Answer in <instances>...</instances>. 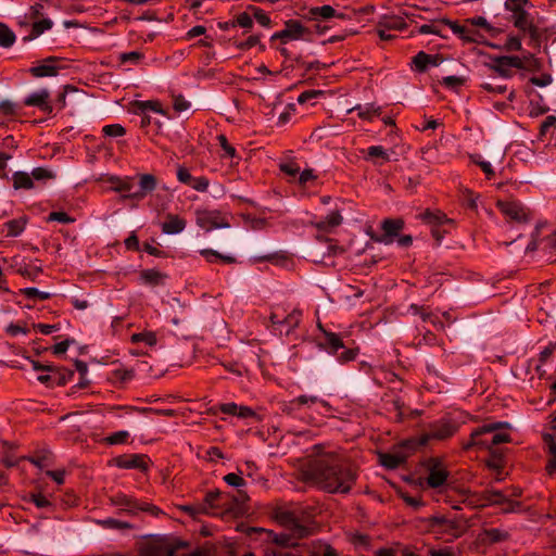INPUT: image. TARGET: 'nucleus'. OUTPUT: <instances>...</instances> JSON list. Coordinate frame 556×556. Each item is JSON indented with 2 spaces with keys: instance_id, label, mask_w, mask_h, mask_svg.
I'll list each match as a JSON object with an SVG mask.
<instances>
[{
  "instance_id": "1",
  "label": "nucleus",
  "mask_w": 556,
  "mask_h": 556,
  "mask_svg": "<svg viewBox=\"0 0 556 556\" xmlns=\"http://www.w3.org/2000/svg\"><path fill=\"white\" fill-rule=\"evenodd\" d=\"M300 476L329 493L350 492L356 479L353 469L334 453L311 457L302 465Z\"/></svg>"
},
{
  "instance_id": "2",
  "label": "nucleus",
  "mask_w": 556,
  "mask_h": 556,
  "mask_svg": "<svg viewBox=\"0 0 556 556\" xmlns=\"http://www.w3.org/2000/svg\"><path fill=\"white\" fill-rule=\"evenodd\" d=\"M277 519L286 529V532L277 534L274 539L281 546H294L296 540L311 534V529L291 511L278 514Z\"/></svg>"
},
{
  "instance_id": "3",
  "label": "nucleus",
  "mask_w": 556,
  "mask_h": 556,
  "mask_svg": "<svg viewBox=\"0 0 556 556\" xmlns=\"http://www.w3.org/2000/svg\"><path fill=\"white\" fill-rule=\"evenodd\" d=\"M505 7L511 12L514 26L523 33H528L532 40L539 41L541 36L539 28L533 24V20L530 17V14L520 7V3L509 4L506 2Z\"/></svg>"
},
{
  "instance_id": "4",
  "label": "nucleus",
  "mask_w": 556,
  "mask_h": 556,
  "mask_svg": "<svg viewBox=\"0 0 556 556\" xmlns=\"http://www.w3.org/2000/svg\"><path fill=\"white\" fill-rule=\"evenodd\" d=\"M490 71L498 74L503 78L513 76V68H525L523 61L519 56L503 55L492 59V63L486 64Z\"/></svg>"
},
{
  "instance_id": "5",
  "label": "nucleus",
  "mask_w": 556,
  "mask_h": 556,
  "mask_svg": "<svg viewBox=\"0 0 556 556\" xmlns=\"http://www.w3.org/2000/svg\"><path fill=\"white\" fill-rule=\"evenodd\" d=\"M197 224L205 231H211L215 228H228L230 225L225 216L218 211H198Z\"/></svg>"
},
{
  "instance_id": "6",
  "label": "nucleus",
  "mask_w": 556,
  "mask_h": 556,
  "mask_svg": "<svg viewBox=\"0 0 556 556\" xmlns=\"http://www.w3.org/2000/svg\"><path fill=\"white\" fill-rule=\"evenodd\" d=\"M112 503L117 506H124L125 510L130 514H137L138 511H149L152 515H157L160 513V509L156 506L148 503H140L137 500L124 494L114 496L112 498Z\"/></svg>"
},
{
  "instance_id": "7",
  "label": "nucleus",
  "mask_w": 556,
  "mask_h": 556,
  "mask_svg": "<svg viewBox=\"0 0 556 556\" xmlns=\"http://www.w3.org/2000/svg\"><path fill=\"white\" fill-rule=\"evenodd\" d=\"M497 206L501 212L517 223L529 222V211L518 202L498 201Z\"/></svg>"
},
{
  "instance_id": "8",
  "label": "nucleus",
  "mask_w": 556,
  "mask_h": 556,
  "mask_svg": "<svg viewBox=\"0 0 556 556\" xmlns=\"http://www.w3.org/2000/svg\"><path fill=\"white\" fill-rule=\"evenodd\" d=\"M455 431H456V428L447 421H440V422L433 424L431 426L430 431L428 433L421 435L418 444L425 445L431 439L443 440V439L450 438L455 433Z\"/></svg>"
},
{
  "instance_id": "9",
  "label": "nucleus",
  "mask_w": 556,
  "mask_h": 556,
  "mask_svg": "<svg viewBox=\"0 0 556 556\" xmlns=\"http://www.w3.org/2000/svg\"><path fill=\"white\" fill-rule=\"evenodd\" d=\"M149 458L143 454L123 455L116 458V465L124 469H140L147 471Z\"/></svg>"
},
{
  "instance_id": "10",
  "label": "nucleus",
  "mask_w": 556,
  "mask_h": 556,
  "mask_svg": "<svg viewBox=\"0 0 556 556\" xmlns=\"http://www.w3.org/2000/svg\"><path fill=\"white\" fill-rule=\"evenodd\" d=\"M403 226H404V222L402 219H390V218L384 219L381 225V228L383 229L384 235L381 237L372 236L371 239L377 242H380V243L390 244L393 242V237L399 235V232H400V230H402Z\"/></svg>"
},
{
  "instance_id": "11",
  "label": "nucleus",
  "mask_w": 556,
  "mask_h": 556,
  "mask_svg": "<svg viewBox=\"0 0 556 556\" xmlns=\"http://www.w3.org/2000/svg\"><path fill=\"white\" fill-rule=\"evenodd\" d=\"M448 477L447 470L441 467L440 462L437 458L429 460V476L427 483L431 488H439L443 485Z\"/></svg>"
},
{
  "instance_id": "12",
  "label": "nucleus",
  "mask_w": 556,
  "mask_h": 556,
  "mask_svg": "<svg viewBox=\"0 0 556 556\" xmlns=\"http://www.w3.org/2000/svg\"><path fill=\"white\" fill-rule=\"evenodd\" d=\"M155 188L156 178L152 174H141L139 175V190L129 194H125L124 198L141 200Z\"/></svg>"
},
{
  "instance_id": "13",
  "label": "nucleus",
  "mask_w": 556,
  "mask_h": 556,
  "mask_svg": "<svg viewBox=\"0 0 556 556\" xmlns=\"http://www.w3.org/2000/svg\"><path fill=\"white\" fill-rule=\"evenodd\" d=\"M49 98H50V92L47 89H42L40 91L29 94L25 99L24 103H25V105H28V106H37L45 113L51 114L52 106L48 102Z\"/></svg>"
},
{
  "instance_id": "14",
  "label": "nucleus",
  "mask_w": 556,
  "mask_h": 556,
  "mask_svg": "<svg viewBox=\"0 0 556 556\" xmlns=\"http://www.w3.org/2000/svg\"><path fill=\"white\" fill-rule=\"evenodd\" d=\"M508 427H509L508 422L498 421V422L486 424V425H483V426L475 429L470 434V440L464 445V450H469L473 446H477L476 438H480L486 433H492L498 429L508 428Z\"/></svg>"
},
{
  "instance_id": "15",
  "label": "nucleus",
  "mask_w": 556,
  "mask_h": 556,
  "mask_svg": "<svg viewBox=\"0 0 556 556\" xmlns=\"http://www.w3.org/2000/svg\"><path fill=\"white\" fill-rule=\"evenodd\" d=\"M407 454L404 452H395V453H380L379 460L380 464L388 469H395L403 463H405L407 458Z\"/></svg>"
},
{
  "instance_id": "16",
  "label": "nucleus",
  "mask_w": 556,
  "mask_h": 556,
  "mask_svg": "<svg viewBox=\"0 0 556 556\" xmlns=\"http://www.w3.org/2000/svg\"><path fill=\"white\" fill-rule=\"evenodd\" d=\"M56 60L58 58L50 56L45 60V64L31 67L29 72L34 77L55 76L58 74V67L50 63H54Z\"/></svg>"
},
{
  "instance_id": "17",
  "label": "nucleus",
  "mask_w": 556,
  "mask_h": 556,
  "mask_svg": "<svg viewBox=\"0 0 556 556\" xmlns=\"http://www.w3.org/2000/svg\"><path fill=\"white\" fill-rule=\"evenodd\" d=\"M544 442L548 453V459L545 469L547 473L552 476L556 471V442L552 434H545Z\"/></svg>"
},
{
  "instance_id": "18",
  "label": "nucleus",
  "mask_w": 556,
  "mask_h": 556,
  "mask_svg": "<svg viewBox=\"0 0 556 556\" xmlns=\"http://www.w3.org/2000/svg\"><path fill=\"white\" fill-rule=\"evenodd\" d=\"M186 227V222L178 215L169 214L167 220L162 224V231L166 235H176L181 232Z\"/></svg>"
},
{
  "instance_id": "19",
  "label": "nucleus",
  "mask_w": 556,
  "mask_h": 556,
  "mask_svg": "<svg viewBox=\"0 0 556 556\" xmlns=\"http://www.w3.org/2000/svg\"><path fill=\"white\" fill-rule=\"evenodd\" d=\"M343 218L339 211H333L327 215L324 219L314 223V226L321 231H330L332 228L338 227L342 223Z\"/></svg>"
},
{
  "instance_id": "20",
  "label": "nucleus",
  "mask_w": 556,
  "mask_h": 556,
  "mask_svg": "<svg viewBox=\"0 0 556 556\" xmlns=\"http://www.w3.org/2000/svg\"><path fill=\"white\" fill-rule=\"evenodd\" d=\"M318 328L323 331L325 345L331 353H337L340 349H344L342 339L334 332L327 331L318 324Z\"/></svg>"
},
{
  "instance_id": "21",
  "label": "nucleus",
  "mask_w": 556,
  "mask_h": 556,
  "mask_svg": "<svg viewBox=\"0 0 556 556\" xmlns=\"http://www.w3.org/2000/svg\"><path fill=\"white\" fill-rule=\"evenodd\" d=\"M413 63L419 72H424L428 65L437 66L440 62L438 55H430L420 51L414 56Z\"/></svg>"
},
{
  "instance_id": "22",
  "label": "nucleus",
  "mask_w": 556,
  "mask_h": 556,
  "mask_svg": "<svg viewBox=\"0 0 556 556\" xmlns=\"http://www.w3.org/2000/svg\"><path fill=\"white\" fill-rule=\"evenodd\" d=\"M288 40H298L307 33V29L296 20H288L285 27Z\"/></svg>"
},
{
  "instance_id": "23",
  "label": "nucleus",
  "mask_w": 556,
  "mask_h": 556,
  "mask_svg": "<svg viewBox=\"0 0 556 556\" xmlns=\"http://www.w3.org/2000/svg\"><path fill=\"white\" fill-rule=\"evenodd\" d=\"M378 25L388 30H403L407 27V24L401 16H383Z\"/></svg>"
},
{
  "instance_id": "24",
  "label": "nucleus",
  "mask_w": 556,
  "mask_h": 556,
  "mask_svg": "<svg viewBox=\"0 0 556 556\" xmlns=\"http://www.w3.org/2000/svg\"><path fill=\"white\" fill-rule=\"evenodd\" d=\"M309 13L314 18L320 17L323 20H328L336 16L340 18L344 17L343 14H337L336 10L329 4L312 8Z\"/></svg>"
},
{
  "instance_id": "25",
  "label": "nucleus",
  "mask_w": 556,
  "mask_h": 556,
  "mask_svg": "<svg viewBox=\"0 0 556 556\" xmlns=\"http://www.w3.org/2000/svg\"><path fill=\"white\" fill-rule=\"evenodd\" d=\"M482 497L489 505H504L508 502V496L497 490H486L483 492Z\"/></svg>"
},
{
  "instance_id": "26",
  "label": "nucleus",
  "mask_w": 556,
  "mask_h": 556,
  "mask_svg": "<svg viewBox=\"0 0 556 556\" xmlns=\"http://www.w3.org/2000/svg\"><path fill=\"white\" fill-rule=\"evenodd\" d=\"M483 536L484 540L490 543H500L507 541L509 539V533L502 529L492 528L485 529L483 531Z\"/></svg>"
},
{
  "instance_id": "27",
  "label": "nucleus",
  "mask_w": 556,
  "mask_h": 556,
  "mask_svg": "<svg viewBox=\"0 0 556 556\" xmlns=\"http://www.w3.org/2000/svg\"><path fill=\"white\" fill-rule=\"evenodd\" d=\"M13 186L15 189H31L34 187V182L27 173L16 172L13 175Z\"/></svg>"
},
{
  "instance_id": "28",
  "label": "nucleus",
  "mask_w": 556,
  "mask_h": 556,
  "mask_svg": "<svg viewBox=\"0 0 556 556\" xmlns=\"http://www.w3.org/2000/svg\"><path fill=\"white\" fill-rule=\"evenodd\" d=\"M26 220L24 218L12 219L5 223L8 228V237H16L24 231Z\"/></svg>"
},
{
  "instance_id": "29",
  "label": "nucleus",
  "mask_w": 556,
  "mask_h": 556,
  "mask_svg": "<svg viewBox=\"0 0 556 556\" xmlns=\"http://www.w3.org/2000/svg\"><path fill=\"white\" fill-rule=\"evenodd\" d=\"M141 278L146 283L157 286L163 282L165 276L157 270L147 269L141 273Z\"/></svg>"
},
{
  "instance_id": "30",
  "label": "nucleus",
  "mask_w": 556,
  "mask_h": 556,
  "mask_svg": "<svg viewBox=\"0 0 556 556\" xmlns=\"http://www.w3.org/2000/svg\"><path fill=\"white\" fill-rule=\"evenodd\" d=\"M200 254L202 256H204L208 262H213V258H219L224 263H227V264H233V263L237 262L233 256L223 255V254L218 253L217 251H214V250H211V249L201 250Z\"/></svg>"
},
{
  "instance_id": "31",
  "label": "nucleus",
  "mask_w": 556,
  "mask_h": 556,
  "mask_svg": "<svg viewBox=\"0 0 556 556\" xmlns=\"http://www.w3.org/2000/svg\"><path fill=\"white\" fill-rule=\"evenodd\" d=\"M15 41L14 33L4 24L0 23V46L11 47Z\"/></svg>"
},
{
  "instance_id": "32",
  "label": "nucleus",
  "mask_w": 556,
  "mask_h": 556,
  "mask_svg": "<svg viewBox=\"0 0 556 556\" xmlns=\"http://www.w3.org/2000/svg\"><path fill=\"white\" fill-rule=\"evenodd\" d=\"M132 342H144L146 344L152 346L156 343V336L154 332H139L131 336Z\"/></svg>"
},
{
  "instance_id": "33",
  "label": "nucleus",
  "mask_w": 556,
  "mask_h": 556,
  "mask_svg": "<svg viewBox=\"0 0 556 556\" xmlns=\"http://www.w3.org/2000/svg\"><path fill=\"white\" fill-rule=\"evenodd\" d=\"M491 457L486 460V466L493 470L503 468L502 454L497 450H490Z\"/></svg>"
},
{
  "instance_id": "34",
  "label": "nucleus",
  "mask_w": 556,
  "mask_h": 556,
  "mask_svg": "<svg viewBox=\"0 0 556 556\" xmlns=\"http://www.w3.org/2000/svg\"><path fill=\"white\" fill-rule=\"evenodd\" d=\"M102 131L108 137H122L126 134V129L121 124H110L102 128Z\"/></svg>"
},
{
  "instance_id": "35",
  "label": "nucleus",
  "mask_w": 556,
  "mask_h": 556,
  "mask_svg": "<svg viewBox=\"0 0 556 556\" xmlns=\"http://www.w3.org/2000/svg\"><path fill=\"white\" fill-rule=\"evenodd\" d=\"M22 294H24L28 299L38 298L39 300H48L51 298V293L39 291L36 288H24L20 290Z\"/></svg>"
},
{
  "instance_id": "36",
  "label": "nucleus",
  "mask_w": 556,
  "mask_h": 556,
  "mask_svg": "<svg viewBox=\"0 0 556 556\" xmlns=\"http://www.w3.org/2000/svg\"><path fill=\"white\" fill-rule=\"evenodd\" d=\"M420 218L430 224H441L443 219H446V216L441 212H431L430 210L425 211Z\"/></svg>"
},
{
  "instance_id": "37",
  "label": "nucleus",
  "mask_w": 556,
  "mask_h": 556,
  "mask_svg": "<svg viewBox=\"0 0 556 556\" xmlns=\"http://www.w3.org/2000/svg\"><path fill=\"white\" fill-rule=\"evenodd\" d=\"M300 316H301V313L298 312V311H293L292 313H290L283 320H282V326L286 325L288 328L286 330V333L288 334L291 329L298 327L299 323H300Z\"/></svg>"
},
{
  "instance_id": "38",
  "label": "nucleus",
  "mask_w": 556,
  "mask_h": 556,
  "mask_svg": "<svg viewBox=\"0 0 556 556\" xmlns=\"http://www.w3.org/2000/svg\"><path fill=\"white\" fill-rule=\"evenodd\" d=\"M240 26L243 28H251L253 26V20L249 13H240L235 21L231 22V26Z\"/></svg>"
},
{
  "instance_id": "39",
  "label": "nucleus",
  "mask_w": 556,
  "mask_h": 556,
  "mask_svg": "<svg viewBox=\"0 0 556 556\" xmlns=\"http://www.w3.org/2000/svg\"><path fill=\"white\" fill-rule=\"evenodd\" d=\"M51 27H52V22L48 18H45L39 22H35L33 24L31 37H37V36L41 35L45 30L50 29Z\"/></svg>"
},
{
  "instance_id": "40",
  "label": "nucleus",
  "mask_w": 556,
  "mask_h": 556,
  "mask_svg": "<svg viewBox=\"0 0 556 556\" xmlns=\"http://www.w3.org/2000/svg\"><path fill=\"white\" fill-rule=\"evenodd\" d=\"M74 220L75 219L65 212H51L47 217V222H59L63 224L73 223Z\"/></svg>"
},
{
  "instance_id": "41",
  "label": "nucleus",
  "mask_w": 556,
  "mask_h": 556,
  "mask_svg": "<svg viewBox=\"0 0 556 556\" xmlns=\"http://www.w3.org/2000/svg\"><path fill=\"white\" fill-rule=\"evenodd\" d=\"M224 481L228 485L235 486V488H240V486L245 485V482H244L243 478L240 475H237V473H228V475H226L224 477Z\"/></svg>"
},
{
  "instance_id": "42",
  "label": "nucleus",
  "mask_w": 556,
  "mask_h": 556,
  "mask_svg": "<svg viewBox=\"0 0 556 556\" xmlns=\"http://www.w3.org/2000/svg\"><path fill=\"white\" fill-rule=\"evenodd\" d=\"M55 372L58 375V384L60 386L65 384L74 376V371L67 368H56Z\"/></svg>"
},
{
  "instance_id": "43",
  "label": "nucleus",
  "mask_w": 556,
  "mask_h": 556,
  "mask_svg": "<svg viewBox=\"0 0 556 556\" xmlns=\"http://www.w3.org/2000/svg\"><path fill=\"white\" fill-rule=\"evenodd\" d=\"M222 492L219 490H214L208 493H206L204 498V504L202 506H205L207 509L215 507V502L222 497Z\"/></svg>"
},
{
  "instance_id": "44",
  "label": "nucleus",
  "mask_w": 556,
  "mask_h": 556,
  "mask_svg": "<svg viewBox=\"0 0 556 556\" xmlns=\"http://www.w3.org/2000/svg\"><path fill=\"white\" fill-rule=\"evenodd\" d=\"M102 525L111 529H130L131 526L128 522L121 521L114 518H109L102 521Z\"/></svg>"
},
{
  "instance_id": "45",
  "label": "nucleus",
  "mask_w": 556,
  "mask_h": 556,
  "mask_svg": "<svg viewBox=\"0 0 556 556\" xmlns=\"http://www.w3.org/2000/svg\"><path fill=\"white\" fill-rule=\"evenodd\" d=\"M440 26H441V24H438V21H435L431 24H424L419 27V33L420 34H434V35L442 36Z\"/></svg>"
},
{
  "instance_id": "46",
  "label": "nucleus",
  "mask_w": 556,
  "mask_h": 556,
  "mask_svg": "<svg viewBox=\"0 0 556 556\" xmlns=\"http://www.w3.org/2000/svg\"><path fill=\"white\" fill-rule=\"evenodd\" d=\"M173 105L176 112L180 113L190 108V103L182 96L173 97Z\"/></svg>"
},
{
  "instance_id": "47",
  "label": "nucleus",
  "mask_w": 556,
  "mask_h": 556,
  "mask_svg": "<svg viewBox=\"0 0 556 556\" xmlns=\"http://www.w3.org/2000/svg\"><path fill=\"white\" fill-rule=\"evenodd\" d=\"M177 178L180 182L191 186L194 177L189 173V170L186 167L179 166L177 169Z\"/></svg>"
},
{
  "instance_id": "48",
  "label": "nucleus",
  "mask_w": 556,
  "mask_h": 556,
  "mask_svg": "<svg viewBox=\"0 0 556 556\" xmlns=\"http://www.w3.org/2000/svg\"><path fill=\"white\" fill-rule=\"evenodd\" d=\"M556 126V116L548 115L540 126V136H545L551 128Z\"/></svg>"
},
{
  "instance_id": "49",
  "label": "nucleus",
  "mask_w": 556,
  "mask_h": 556,
  "mask_svg": "<svg viewBox=\"0 0 556 556\" xmlns=\"http://www.w3.org/2000/svg\"><path fill=\"white\" fill-rule=\"evenodd\" d=\"M208 179L206 177H203V176H200V177H194L193 178V181L191 184V188L197 190V191H201V192H204L207 190L208 188Z\"/></svg>"
},
{
  "instance_id": "50",
  "label": "nucleus",
  "mask_w": 556,
  "mask_h": 556,
  "mask_svg": "<svg viewBox=\"0 0 556 556\" xmlns=\"http://www.w3.org/2000/svg\"><path fill=\"white\" fill-rule=\"evenodd\" d=\"M319 400L317 396L300 395L299 397L291 401L292 406L309 405L315 404Z\"/></svg>"
},
{
  "instance_id": "51",
  "label": "nucleus",
  "mask_w": 556,
  "mask_h": 556,
  "mask_svg": "<svg viewBox=\"0 0 556 556\" xmlns=\"http://www.w3.org/2000/svg\"><path fill=\"white\" fill-rule=\"evenodd\" d=\"M253 15L255 20L262 25V26H269L270 25V18L269 16L261 9L258 8H252Z\"/></svg>"
},
{
  "instance_id": "52",
  "label": "nucleus",
  "mask_w": 556,
  "mask_h": 556,
  "mask_svg": "<svg viewBox=\"0 0 556 556\" xmlns=\"http://www.w3.org/2000/svg\"><path fill=\"white\" fill-rule=\"evenodd\" d=\"M141 58L142 54L138 51L126 52L119 55V60L122 63L131 62L134 64H137L141 60Z\"/></svg>"
},
{
  "instance_id": "53",
  "label": "nucleus",
  "mask_w": 556,
  "mask_h": 556,
  "mask_svg": "<svg viewBox=\"0 0 556 556\" xmlns=\"http://www.w3.org/2000/svg\"><path fill=\"white\" fill-rule=\"evenodd\" d=\"M41 271H42L41 267L29 268L28 266H24V267L18 268V273L23 277H27L31 280H35Z\"/></svg>"
},
{
  "instance_id": "54",
  "label": "nucleus",
  "mask_w": 556,
  "mask_h": 556,
  "mask_svg": "<svg viewBox=\"0 0 556 556\" xmlns=\"http://www.w3.org/2000/svg\"><path fill=\"white\" fill-rule=\"evenodd\" d=\"M31 177L36 180H46L53 178V174L43 167H37L31 172Z\"/></svg>"
},
{
  "instance_id": "55",
  "label": "nucleus",
  "mask_w": 556,
  "mask_h": 556,
  "mask_svg": "<svg viewBox=\"0 0 556 556\" xmlns=\"http://www.w3.org/2000/svg\"><path fill=\"white\" fill-rule=\"evenodd\" d=\"M217 140L219 142V146L222 147V149L225 151V153L228 156L233 157L236 155L235 148L228 143L227 138H226L225 135H219L217 137Z\"/></svg>"
},
{
  "instance_id": "56",
  "label": "nucleus",
  "mask_w": 556,
  "mask_h": 556,
  "mask_svg": "<svg viewBox=\"0 0 556 556\" xmlns=\"http://www.w3.org/2000/svg\"><path fill=\"white\" fill-rule=\"evenodd\" d=\"M465 79L458 76H446L443 78L442 84L448 88H457L464 85Z\"/></svg>"
},
{
  "instance_id": "57",
  "label": "nucleus",
  "mask_w": 556,
  "mask_h": 556,
  "mask_svg": "<svg viewBox=\"0 0 556 556\" xmlns=\"http://www.w3.org/2000/svg\"><path fill=\"white\" fill-rule=\"evenodd\" d=\"M410 309L413 311V313L415 315H419L420 318L424 320V321H427V320H430L431 317H432V314L430 311H428L427 308H425L424 306H418L416 304H412L410 305Z\"/></svg>"
},
{
  "instance_id": "58",
  "label": "nucleus",
  "mask_w": 556,
  "mask_h": 556,
  "mask_svg": "<svg viewBox=\"0 0 556 556\" xmlns=\"http://www.w3.org/2000/svg\"><path fill=\"white\" fill-rule=\"evenodd\" d=\"M260 43V36L253 35L250 36L247 40L241 41L237 45V48L240 50H249L250 48Z\"/></svg>"
},
{
  "instance_id": "59",
  "label": "nucleus",
  "mask_w": 556,
  "mask_h": 556,
  "mask_svg": "<svg viewBox=\"0 0 556 556\" xmlns=\"http://www.w3.org/2000/svg\"><path fill=\"white\" fill-rule=\"evenodd\" d=\"M368 156L370 157H381L384 161H389V156L386 150L380 146H372L368 148Z\"/></svg>"
},
{
  "instance_id": "60",
  "label": "nucleus",
  "mask_w": 556,
  "mask_h": 556,
  "mask_svg": "<svg viewBox=\"0 0 556 556\" xmlns=\"http://www.w3.org/2000/svg\"><path fill=\"white\" fill-rule=\"evenodd\" d=\"M127 438H128L127 431H118V432L113 433L109 438H106V441L110 444H121V443H124Z\"/></svg>"
},
{
  "instance_id": "61",
  "label": "nucleus",
  "mask_w": 556,
  "mask_h": 556,
  "mask_svg": "<svg viewBox=\"0 0 556 556\" xmlns=\"http://www.w3.org/2000/svg\"><path fill=\"white\" fill-rule=\"evenodd\" d=\"M505 49L507 51H519L521 50V41L518 37L510 36L507 38L505 43Z\"/></svg>"
},
{
  "instance_id": "62",
  "label": "nucleus",
  "mask_w": 556,
  "mask_h": 556,
  "mask_svg": "<svg viewBox=\"0 0 556 556\" xmlns=\"http://www.w3.org/2000/svg\"><path fill=\"white\" fill-rule=\"evenodd\" d=\"M428 553L430 556H456V552L448 546L439 549L431 548Z\"/></svg>"
},
{
  "instance_id": "63",
  "label": "nucleus",
  "mask_w": 556,
  "mask_h": 556,
  "mask_svg": "<svg viewBox=\"0 0 556 556\" xmlns=\"http://www.w3.org/2000/svg\"><path fill=\"white\" fill-rule=\"evenodd\" d=\"M358 350L357 349H345L344 351L339 355V359L343 363L354 361L357 355Z\"/></svg>"
},
{
  "instance_id": "64",
  "label": "nucleus",
  "mask_w": 556,
  "mask_h": 556,
  "mask_svg": "<svg viewBox=\"0 0 556 556\" xmlns=\"http://www.w3.org/2000/svg\"><path fill=\"white\" fill-rule=\"evenodd\" d=\"M75 341L73 339H66L62 342H59L56 343L54 346H53V353L59 355V354H63L66 352V350L68 349V346L71 344H73Z\"/></svg>"
}]
</instances>
